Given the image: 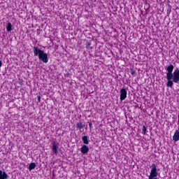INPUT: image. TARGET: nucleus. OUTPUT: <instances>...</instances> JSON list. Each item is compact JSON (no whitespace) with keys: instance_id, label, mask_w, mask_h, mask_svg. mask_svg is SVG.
<instances>
[{"instance_id":"obj_1","label":"nucleus","mask_w":179,"mask_h":179,"mask_svg":"<svg viewBox=\"0 0 179 179\" xmlns=\"http://www.w3.org/2000/svg\"><path fill=\"white\" fill-rule=\"evenodd\" d=\"M166 79L168 80L166 86L171 89L174 83H178L179 82V69L176 68L174 70V66L171 64L166 68ZM173 71H174L173 73Z\"/></svg>"},{"instance_id":"obj_2","label":"nucleus","mask_w":179,"mask_h":179,"mask_svg":"<svg viewBox=\"0 0 179 179\" xmlns=\"http://www.w3.org/2000/svg\"><path fill=\"white\" fill-rule=\"evenodd\" d=\"M34 54L35 57H37L38 55L39 59H41L42 62H44L45 64L48 62V55L44 52L43 50L38 49V48L34 47Z\"/></svg>"},{"instance_id":"obj_3","label":"nucleus","mask_w":179,"mask_h":179,"mask_svg":"<svg viewBox=\"0 0 179 179\" xmlns=\"http://www.w3.org/2000/svg\"><path fill=\"white\" fill-rule=\"evenodd\" d=\"M148 179H157V166L155 164L151 166V172Z\"/></svg>"},{"instance_id":"obj_4","label":"nucleus","mask_w":179,"mask_h":179,"mask_svg":"<svg viewBox=\"0 0 179 179\" xmlns=\"http://www.w3.org/2000/svg\"><path fill=\"white\" fill-rule=\"evenodd\" d=\"M127 97V90L122 88L120 90V101H124Z\"/></svg>"},{"instance_id":"obj_5","label":"nucleus","mask_w":179,"mask_h":179,"mask_svg":"<svg viewBox=\"0 0 179 179\" xmlns=\"http://www.w3.org/2000/svg\"><path fill=\"white\" fill-rule=\"evenodd\" d=\"M58 143L53 141L52 142V152L55 153V155H58Z\"/></svg>"},{"instance_id":"obj_6","label":"nucleus","mask_w":179,"mask_h":179,"mask_svg":"<svg viewBox=\"0 0 179 179\" xmlns=\"http://www.w3.org/2000/svg\"><path fill=\"white\" fill-rule=\"evenodd\" d=\"M80 152L84 155L87 153L89 152V147L86 145H83L80 148Z\"/></svg>"},{"instance_id":"obj_7","label":"nucleus","mask_w":179,"mask_h":179,"mask_svg":"<svg viewBox=\"0 0 179 179\" xmlns=\"http://www.w3.org/2000/svg\"><path fill=\"white\" fill-rule=\"evenodd\" d=\"M0 179H8V174L0 170Z\"/></svg>"},{"instance_id":"obj_8","label":"nucleus","mask_w":179,"mask_h":179,"mask_svg":"<svg viewBox=\"0 0 179 179\" xmlns=\"http://www.w3.org/2000/svg\"><path fill=\"white\" fill-rule=\"evenodd\" d=\"M82 141L85 145H89V138H87V136H83Z\"/></svg>"},{"instance_id":"obj_9","label":"nucleus","mask_w":179,"mask_h":179,"mask_svg":"<svg viewBox=\"0 0 179 179\" xmlns=\"http://www.w3.org/2000/svg\"><path fill=\"white\" fill-rule=\"evenodd\" d=\"M34 169H36V163H31L29 166V171H31V170H34Z\"/></svg>"},{"instance_id":"obj_10","label":"nucleus","mask_w":179,"mask_h":179,"mask_svg":"<svg viewBox=\"0 0 179 179\" xmlns=\"http://www.w3.org/2000/svg\"><path fill=\"white\" fill-rule=\"evenodd\" d=\"M85 125H83V124H82V122H78L76 124V128L77 129H82V128H84Z\"/></svg>"},{"instance_id":"obj_11","label":"nucleus","mask_w":179,"mask_h":179,"mask_svg":"<svg viewBox=\"0 0 179 179\" xmlns=\"http://www.w3.org/2000/svg\"><path fill=\"white\" fill-rule=\"evenodd\" d=\"M7 31H12V23L8 22L6 27Z\"/></svg>"},{"instance_id":"obj_12","label":"nucleus","mask_w":179,"mask_h":179,"mask_svg":"<svg viewBox=\"0 0 179 179\" xmlns=\"http://www.w3.org/2000/svg\"><path fill=\"white\" fill-rule=\"evenodd\" d=\"M146 132H148V128H146L145 126H143L142 129L143 135H145Z\"/></svg>"},{"instance_id":"obj_13","label":"nucleus","mask_w":179,"mask_h":179,"mask_svg":"<svg viewBox=\"0 0 179 179\" xmlns=\"http://www.w3.org/2000/svg\"><path fill=\"white\" fill-rule=\"evenodd\" d=\"M135 73H136V72L134 71V69H131V74L134 76H135Z\"/></svg>"},{"instance_id":"obj_14","label":"nucleus","mask_w":179,"mask_h":179,"mask_svg":"<svg viewBox=\"0 0 179 179\" xmlns=\"http://www.w3.org/2000/svg\"><path fill=\"white\" fill-rule=\"evenodd\" d=\"M89 127L90 128H92V127H93V124L92 122L89 123Z\"/></svg>"},{"instance_id":"obj_15","label":"nucleus","mask_w":179,"mask_h":179,"mask_svg":"<svg viewBox=\"0 0 179 179\" xmlns=\"http://www.w3.org/2000/svg\"><path fill=\"white\" fill-rule=\"evenodd\" d=\"M2 66V61L0 60V68Z\"/></svg>"},{"instance_id":"obj_16","label":"nucleus","mask_w":179,"mask_h":179,"mask_svg":"<svg viewBox=\"0 0 179 179\" xmlns=\"http://www.w3.org/2000/svg\"><path fill=\"white\" fill-rule=\"evenodd\" d=\"M38 100L40 101V96H38Z\"/></svg>"}]
</instances>
